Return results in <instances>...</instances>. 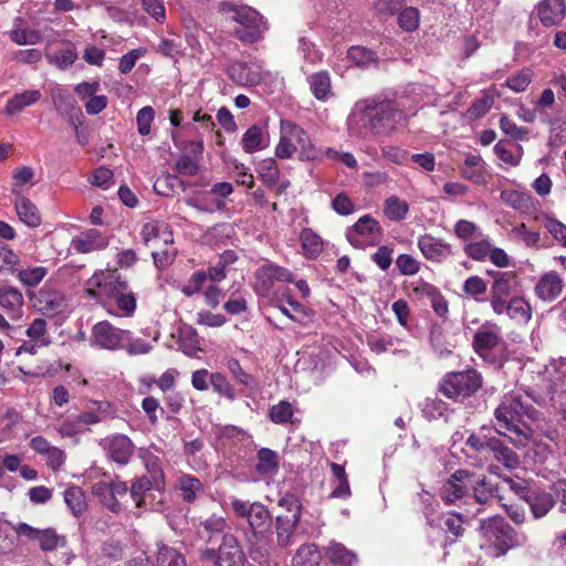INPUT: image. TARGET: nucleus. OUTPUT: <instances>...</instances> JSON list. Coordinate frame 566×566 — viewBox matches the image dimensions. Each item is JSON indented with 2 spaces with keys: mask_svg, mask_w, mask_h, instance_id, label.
I'll list each match as a JSON object with an SVG mask.
<instances>
[{
  "mask_svg": "<svg viewBox=\"0 0 566 566\" xmlns=\"http://www.w3.org/2000/svg\"><path fill=\"white\" fill-rule=\"evenodd\" d=\"M91 298L97 300L108 314L130 317L137 307V298L128 283L109 272L94 273L85 283Z\"/></svg>",
  "mask_w": 566,
  "mask_h": 566,
  "instance_id": "f257e3e1",
  "label": "nucleus"
},
{
  "mask_svg": "<svg viewBox=\"0 0 566 566\" xmlns=\"http://www.w3.org/2000/svg\"><path fill=\"white\" fill-rule=\"evenodd\" d=\"M532 397H537L533 392L509 394L503 397L500 405L494 410V417L500 429L509 431L511 436L509 441L516 448L526 447L531 439L532 430L524 422V419H535L537 411L530 403Z\"/></svg>",
  "mask_w": 566,
  "mask_h": 566,
  "instance_id": "f03ea898",
  "label": "nucleus"
},
{
  "mask_svg": "<svg viewBox=\"0 0 566 566\" xmlns=\"http://www.w3.org/2000/svg\"><path fill=\"white\" fill-rule=\"evenodd\" d=\"M406 119L392 101L367 98L359 101L349 116L350 125L361 123L376 136H388Z\"/></svg>",
  "mask_w": 566,
  "mask_h": 566,
  "instance_id": "7ed1b4c3",
  "label": "nucleus"
},
{
  "mask_svg": "<svg viewBox=\"0 0 566 566\" xmlns=\"http://www.w3.org/2000/svg\"><path fill=\"white\" fill-rule=\"evenodd\" d=\"M501 436L507 439L510 437L501 429L493 430L489 427H481L469 436L465 446L478 453L491 454L495 461L507 469H516L521 464L520 457L507 446L505 440L500 438Z\"/></svg>",
  "mask_w": 566,
  "mask_h": 566,
  "instance_id": "20e7f679",
  "label": "nucleus"
},
{
  "mask_svg": "<svg viewBox=\"0 0 566 566\" xmlns=\"http://www.w3.org/2000/svg\"><path fill=\"white\" fill-rule=\"evenodd\" d=\"M480 530L490 544L494 557H502L509 551L521 547L528 542V536L525 533L516 531L500 515L481 520Z\"/></svg>",
  "mask_w": 566,
  "mask_h": 566,
  "instance_id": "39448f33",
  "label": "nucleus"
},
{
  "mask_svg": "<svg viewBox=\"0 0 566 566\" xmlns=\"http://www.w3.org/2000/svg\"><path fill=\"white\" fill-rule=\"evenodd\" d=\"M474 352L490 365L501 368L507 360L506 344L501 337V329L495 323L483 324L472 339Z\"/></svg>",
  "mask_w": 566,
  "mask_h": 566,
  "instance_id": "423d86ee",
  "label": "nucleus"
},
{
  "mask_svg": "<svg viewBox=\"0 0 566 566\" xmlns=\"http://www.w3.org/2000/svg\"><path fill=\"white\" fill-rule=\"evenodd\" d=\"M483 385V377L476 369L447 373L438 385V390L447 398L460 402L474 396Z\"/></svg>",
  "mask_w": 566,
  "mask_h": 566,
  "instance_id": "0eeeda50",
  "label": "nucleus"
},
{
  "mask_svg": "<svg viewBox=\"0 0 566 566\" xmlns=\"http://www.w3.org/2000/svg\"><path fill=\"white\" fill-rule=\"evenodd\" d=\"M279 505L286 511L274 520L275 543L284 549L294 543V537L302 516V504L295 495L286 494L280 499Z\"/></svg>",
  "mask_w": 566,
  "mask_h": 566,
  "instance_id": "6e6552de",
  "label": "nucleus"
},
{
  "mask_svg": "<svg viewBox=\"0 0 566 566\" xmlns=\"http://www.w3.org/2000/svg\"><path fill=\"white\" fill-rule=\"evenodd\" d=\"M222 10L231 12V19L239 25L233 34L240 41L252 44L258 42L268 29L263 17L250 7H237L231 3H222Z\"/></svg>",
  "mask_w": 566,
  "mask_h": 566,
  "instance_id": "1a4fd4ad",
  "label": "nucleus"
},
{
  "mask_svg": "<svg viewBox=\"0 0 566 566\" xmlns=\"http://www.w3.org/2000/svg\"><path fill=\"white\" fill-rule=\"evenodd\" d=\"M200 558L213 562L214 566H244L245 554L239 541L232 534H223L218 551L213 548L200 549Z\"/></svg>",
  "mask_w": 566,
  "mask_h": 566,
  "instance_id": "9d476101",
  "label": "nucleus"
},
{
  "mask_svg": "<svg viewBox=\"0 0 566 566\" xmlns=\"http://www.w3.org/2000/svg\"><path fill=\"white\" fill-rule=\"evenodd\" d=\"M231 509L237 517L244 518L248 522L252 535L266 534L271 523V514L265 505L260 502L249 503L248 501L233 499Z\"/></svg>",
  "mask_w": 566,
  "mask_h": 566,
  "instance_id": "9b49d317",
  "label": "nucleus"
},
{
  "mask_svg": "<svg viewBox=\"0 0 566 566\" xmlns=\"http://www.w3.org/2000/svg\"><path fill=\"white\" fill-rule=\"evenodd\" d=\"M474 473L468 470H457L442 484L439 496L447 505L468 503L471 500L470 480Z\"/></svg>",
  "mask_w": 566,
  "mask_h": 566,
  "instance_id": "f8f14e48",
  "label": "nucleus"
},
{
  "mask_svg": "<svg viewBox=\"0 0 566 566\" xmlns=\"http://www.w3.org/2000/svg\"><path fill=\"white\" fill-rule=\"evenodd\" d=\"M382 228L370 214L360 217L346 230L347 241L356 249H365L380 240Z\"/></svg>",
  "mask_w": 566,
  "mask_h": 566,
  "instance_id": "ddd939ff",
  "label": "nucleus"
},
{
  "mask_svg": "<svg viewBox=\"0 0 566 566\" xmlns=\"http://www.w3.org/2000/svg\"><path fill=\"white\" fill-rule=\"evenodd\" d=\"M132 333L112 325L108 321L96 323L91 333V343L102 349L117 350L122 343L130 339Z\"/></svg>",
  "mask_w": 566,
  "mask_h": 566,
  "instance_id": "4468645a",
  "label": "nucleus"
},
{
  "mask_svg": "<svg viewBox=\"0 0 566 566\" xmlns=\"http://www.w3.org/2000/svg\"><path fill=\"white\" fill-rule=\"evenodd\" d=\"M517 286V275L512 272H496L491 286V307L496 315L503 314V304Z\"/></svg>",
  "mask_w": 566,
  "mask_h": 566,
  "instance_id": "2eb2a0df",
  "label": "nucleus"
},
{
  "mask_svg": "<svg viewBox=\"0 0 566 566\" xmlns=\"http://www.w3.org/2000/svg\"><path fill=\"white\" fill-rule=\"evenodd\" d=\"M249 539L248 553L251 559L261 566H271L276 564V558L282 551L272 541L271 535H252Z\"/></svg>",
  "mask_w": 566,
  "mask_h": 566,
  "instance_id": "dca6fc26",
  "label": "nucleus"
},
{
  "mask_svg": "<svg viewBox=\"0 0 566 566\" xmlns=\"http://www.w3.org/2000/svg\"><path fill=\"white\" fill-rule=\"evenodd\" d=\"M228 76L240 86H254L260 84L263 78V70L258 63H248L243 61L232 62L227 71Z\"/></svg>",
  "mask_w": 566,
  "mask_h": 566,
  "instance_id": "f3484780",
  "label": "nucleus"
},
{
  "mask_svg": "<svg viewBox=\"0 0 566 566\" xmlns=\"http://www.w3.org/2000/svg\"><path fill=\"white\" fill-rule=\"evenodd\" d=\"M417 245L423 258L431 262L441 263L452 255L451 244L432 234L420 235Z\"/></svg>",
  "mask_w": 566,
  "mask_h": 566,
  "instance_id": "a211bd4d",
  "label": "nucleus"
},
{
  "mask_svg": "<svg viewBox=\"0 0 566 566\" xmlns=\"http://www.w3.org/2000/svg\"><path fill=\"white\" fill-rule=\"evenodd\" d=\"M108 245L107 237L95 228L86 229L71 240V248L81 254L92 253L106 249Z\"/></svg>",
  "mask_w": 566,
  "mask_h": 566,
  "instance_id": "6ab92c4d",
  "label": "nucleus"
},
{
  "mask_svg": "<svg viewBox=\"0 0 566 566\" xmlns=\"http://www.w3.org/2000/svg\"><path fill=\"white\" fill-rule=\"evenodd\" d=\"M134 449V443L125 434L113 436L106 441L105 446L107 457L119 465H125L129 462Z\"/></svg>",
  "mask_w": 566,
  "mask_h": 566,
  "instance_id": "aec40b11",
  "label": "nucleus"
},
{
  "mask_svg": "<svg viewBox=\"0 0 566 566\" xmlns=\"http://www.w3.org/2000/svg\"><path fill=\"white\" fill-rule=\"evenodd\" d=\"M564 289V281L556 271H549L539 276L535 285V294L545 302L556 300Z\"/></svg>",
  "mask_w": 566,
  "mask_h": 566,
  "instance_id": "412c9836",
  "label": "nucleus"
},
{
  "mask_svg": "<svg viewBox=\"0 0 566 566\" xmlns=\"http://www.w3.org/2000/svg\"><path fill=\"white\" fill-rule=\"evenodd\" d=\"M537 15L544 27L558 25L566 15L565 0H542L537 7Z\"/></svg>",
  "mask_w": 566,
  "mask_h": 566,
  "instance_id": "4be33fe9",
  "label": "nucleus"
},
{
  "mask_svg": "<svg viewBox=\"0 0 566 566\" xmlns=\"http://www.w3.org/2000/svg\"><path fill=\"white\" fill-rule=\"evenodd\" d=\"M546 381H548V384L545 387L546 389L544 395H537V397H532V401L536 402L539 406L551 403L559 411L566 413V389H562L563 384L559 381V379L557 381L547 379Z\"/></svg>",
  "mask_w": 566,
  "mask_h": 566,
  "instance_id": "5701e85b",
  "label": "nucleus"
},
{
  "mask_svg": "<svg viewBox=\"0 0 566 566\" xmlns=\"http://www.w3.org/2000/svg\"><path fill=\"white\" fill-rule=\"evenodd\" d=\"M281 136L279 144L275 147V156L280 159L291 158L297 151V144L292 135H296V124L282 119L280 123Z\"/></svg>",
  "mask_w": 566,
  "mask_h": 566,
  "instance_id": "b1692460",
  "label": "nucleus"
},
{
  "mask_svg": "<svg viewBox=\"0 0 566 566\" xmlns=\"http://www.w3.org/2000/svg\"><path fill=\"white\" fill-rule=\"evenodd\" d=\"M245 153L252 154L270 146V134L265 126L252 125L247 129L241 139Z\"/></svg>",
  "mask_w": 566,
  "mask_h": 566,
  "instance_id": "393cba45",
  "label": "nucleus"
},
{
  "mask_svg": "<svg viewBox=\"0 0 566 566\" xmlns=\"http://www.w3.org/2000/svg\"><path fill=\"white\" fill-rule=\"evenodd\" d=\"M525 502L528 504L533 517L538 520L548 514L555 506L556 500L549 492L533 488L531 493L526 495Z\"/></svg>",
  "mask_w": 566,
  "mask_h": 566,
  "instance_id": "a878e982",
  "label": "nucleus"
},
{
  "mask_svg": "<svg viewBox=\"0 0 566 566\" xmlns=\"http://www.w3.org/2000/svg\"><path fill=\"white\" fill-rule=\"evenodd\" d=\"M142 238L146 244L163 242L165 245L172 243L174 237L168 223L160 220H150L142 229Z\"/></svg>",
  "mask_w": 566,
  "mask_h": 566,
  "instance_id": "bb28decb",
  "label": "nucleus"
},
{
  "mask_svg": "<svg viewBox=\"0 0 566 566\" xmlns=\"http://www.w3.org/2000/svg\"><path fill=\"white\" fill-rule=\"evenodd\" d=\"M52 101L55 109L61 115L69 117L71 124H74V114L82 115L75 98L64 87L59 86L52 91Z\"/></svg>",
  "mask_w": 566,
  "mask_h": 566,
  "instance_id": "cd10ccee",
  "label": "nucleus"
},
{
  "mask_svg": "<svg viewBox=\"0 0 566 566\" xmlns=\"http://www.w3.org/2000/svg\"><path fill=\"white\" fill-rule=\"evenodd\" d=\"M12 191L17 197L14 206L19 219L31 228L39 227L41 224V216L36 206L30 199L23 197L17 188H13Z\"/></svg>",
  "mask_w": 566,
  "mask_h": 566,
  "instance_id": "c85d7f7f",
  "label": "nucleus"
},
{
  "mask_svg": "<svg viewBox=\"0 0 566 566\" xmlns=\"http://www.w3.org/2000/svg\"><path fill=\"white\" fill-rule=\"evenodd\" d=\"M35 306L42 314L54 316L63 311L64 297L57 291H40Z\"/></svg>",
  "mask_w": 566,
  "mask_h": 566,
  "instance_id": "c756f323",
  "label": "nucleus"
},
{
  "mask_svg": "<svg viewBox=\"0 0 566 566\" xmlns=\"http://www.w3.org/2000/svg\"><path fill=\"white\" fill-rule=\"evenodd\" d=\"M402 342L389 335L370 336L367 338V345L376 354L392 352L394 355L407 356L408 350L401 347Z\"/></svg>",
  "mask_w": 566,
  "mask_h": 566,
  "instance_id": "7c9ffc66",
  "label": "nucleus"
},
{
  "mask_svg": "<svg viewBox=\"0 0 566 566\" xmlns=\"http://www.w3.org/2000/svg\"><path fill=\"white\" fill-rule=\"evenodd\" d=\"M325 558L332 566H353L357 562L353 551L336 542H331L325 547Z\"/></svg>",
  "mask_w": 566,
  "mask_h": 566,
  "instance_id": "2f4dec72",
  "label": "nucleus"
},
{
  "mask_svg": "<svg viewBox=\"0 0 566 566\" xmlns=\"http://www.w3.org/2000/svg\"><path fill=\"white\" fill-rule=\"evenodd\" d=\"M41 96L42 94L39 90H28L22 93H17L8 99L4 112L8 115L19 114L25 107L38 103L41 99Z\"/></svg>",
  "mask_w": 566,
  "mask_h": 566,
  "instance_id": "473e14b6",
  "label": "nucleus"
},
{
  "mask_svg": "<svg viewBox=\"0 0 566 566\" xmlns=\"http://www.w3.org/2000/svg\"><path fill=\"white\" fill-rule=\"evenodd\" d=\"M471 500L475 503L489 504L496 495V488L486 479V476L470 480Z\"/></svg>",
  "mask_w": 566,
  "mask_h": 566,
  "instance_id": "72a5a7b5",
  "label": "nucleus"
},
{
  "mask_svg": "<svg viewBox=\"0 0 566 566\" xmlns=\"http://www.w3.org/2000/svg\"><path fill=\"white\" fill-rule=\"evenodd\" d=\"M307 83L312 94L318 101L325 102L333 95L331 76L327 71L313 73L307 77Z\"/></svg>",
  "mask_w": 566,
  "mask_h": 566,
  "instance_id": "f704fd0d",
  "label": "nucleus"
},
{
  "mask_svg": "<svg viewBox=\"0 0 566 566\" xmlns=\"http://www.w3.org/2000/svg\"><path fill=\"white\" fill-rule=\"evenodd\" d=\"M154 489H156L155 483L149 478L140 476L132 482L129 495L137 507L147 509L149 506L147 499Z\"/></svg>",
  "mask_w": 566,
  "mask_h": 566,
  "instance_id": "c9c22d12",
  "label": "nucleus"
},
{
  "mask_svg": "<svg viewBox=\"0 0 566 566\" xmlns=\"http://www.w3.org/2000/svg\"><path fill=\"white\" fill-rule=\"evenodd\" d=\"M503 314L506 313L507 316L517 322V323H527L532 317V307L531 305L522 297L514 296L511 297L503 304Z\"/></svg>",
  "mask_w": 566,
  "mask_h": 566,
  "instance_id": "e433bc0d",
  "label": "nucleus"
},
{
  "mask_svg": "<svg viewBox=\"0 0 566 566\" xmlns=\"http://www.w3.org/2000/svg\"><path fill=\"white\" fill-rule=\"evenodd\" d=\"M153 188L160 196L171 197L177 190L186 191L188 185L176 175L164 174L156 179Z\"/></svg>",
  "mask_w": 566,
  "mask_h": 566,
  "instance_id": "4c0bfd02",
  "label": "nucleus"
},
{
  "mask_svg": "<svg viewBox=\"0 0 566 566\" xmlns=\"http://www.w3.org/2000/svg\"><path fill=\"white\" fill-rule=\"evenodd\" d=\"M274 282L276 280L274 279L270 262L255 270L253 289L259 296H268L273 289Z\"/></svg>",
  "mask_w": 566,
  "mask_h": 566,
  "instance_id": "58836bf2",
  "label": "nucleus"
},
{
  "mask_svg": "<svg viewBox=\"0 0 566 566\" xmlns=\"http://www.w3.org/2000/svg\"><path fill=\"white\" fill-rule=\"evenodd\" d=\"M178 345L184 354L193 356L200 349V338L197 331L190 325H182L178 329Z\"/></svg>",
  "mask_w": 566,
  "mask_h": 566,
  "instance_id": "ea45409f",
  "label": "nucleus"
},
{
  "mask_svg": "<svg viewBox=\"0 0 566 566\" xmlns=\"http://www.w3.org/2000/svg\"><path fill=\"white\" fill-rule=\"evenodd\" d=\"M296 135H292L297 144L298 157L301 160H316L321 157V150L317 149L311 142L306 132L296 125Z\"/></svg>",
  "mask_w": 566,
  "mask_h": 566,
  "instance_id": "a19ab883",
  "label": "nucleus"
},
{
  "mask_svg": "<svg viewBox=\"0 0 566 566\" xmlns=\"http://www.w3.org/2000/svg\"><path fill=\"white\" fill-rule=\"evenodd\" d=\"M178 488L181 492L182 500L187 503H193L197 496L203 493L201 481L190 474H181L178 478Z\"/></svg>",
  "mask_w": 566,
  "mask_h": 566,
  "instance_id": "79ce46f5",
  "label": "nucleus"
},
{
  "mask_svg": "<svg viewBox=\"0 0 566 566\" xmlns=\"http://www.w3.org/2000/svg\"><path fill=\"white\" fill-rule=\"evenodd\" d=\"M322 554L315 544L301 545L293 558L294 566H319Z\"/></svg>",
  "mask_w": 566,
  "mask_h": 566,
  "instance_id": "37998d69",
  "label": "nucleus"
},
{
  "mask_svg": "<svg viewBox=\"0 0 566 566\" xmlns=\"http://www.w3.org/2000/svg\"><path fill=\"white\" fill-rule=\"evenodd\" d=\"M300 240L306 258L316 259L323 250V240L312 229L305 228L300 233Z\"/></svg>",
  "mask_w": 566,
  "mask_h": 566,
  "instance_id": "c03bdc74",
  "label": "nucleus"
},
{
  "mask_svg": "<svg viewBox=\"0 0 566 566\" xmlns=\"http://www.w3.org/2000/svg\"><path fill=\"white\" fill-rule=\"evenodd\" d=\"M23 305L22 293L13 286L0 287V306L8 313H17Z\"/></svg>",
  "mask_w": 566,
  "mask_h": 566,
  "instance_id": "a18cd8bd",
  "label": "nucleus"
},
{
  "mask_svg": "<svg viewBox=\"0 0 566 566\" xmlns=\"http://www.w3.org/2000/svg\"><path fill=\"white\" fill-rule=\"evenodd\" d=\"M409 212V205L397 196L388 197L384 202V214L390 221H401Z\"/></svg>",
  "mask_w": 566,
  "mask_h": 566,
  "instance_id": "49530a36",
  "label": "nucleus"
},
{
  "mask_svg": "<svg viewBox=\"0 0 566 566\" xmlns=\"http://www.w3.org/2000/svg\"><path fill=\"white\" fill-rule=\"evenodd\" d=\"M421 412L427 420H437L448 415L449 405L438 397H427L421 403Z\"/></svg>",
  "mask_w": 566,
  "mask_h": 566,
  "instance_id": "de8ad7c7",
  "label": "nucleus"
},
{
  "mask_svg": "<svg viewBox=\"0 0 566 566\" xmlns=\"http://www.w3.org/2000/svg\"><path fill=\"white\" fill-rule=\"evenodd\" d=\"M64 502L75 516L81 515L86 510V497L80 486L67 488L63 493Z\"/></svg>",
  "mask_w": 566,
  "mask_h": 566,
  "instance_id": "09e8293b",
  "label": "nucleus"
},
{
  "mask_svg": "<svg viewBox=\"0 0 566 566\" xmlns=\"http://www.w3.org/2000/svg\"><path fill=\"white\" fill-rule=\"evenodd\" d=\"M491 240L489 237L482 234L479 239L464 244V253L474 261H483L491 252Z\"/></svg>",
  "mask_w": 566,
  "mask_h": 566,
  "instance_id": "8fccbe9b",
  "label": "nucleus"
},
{
  "mask_svg": "<svg viewBox=\"0 0 566 566\" xmlns=\"http://www.w3.org/2000/svg\"><path fill=\"white\" fill-rule=\"evenodd\" d=\"M92 493L96 497L101 500L103 505H105L108 510H111L114 513H118L122 511V505L117 501V499H114V496L111 494V485L107 482L99 481L92 485Z\"/></svg>",
  "mask_w": 566,
  "mask_h": 566,
  "instance_id": "3c124183",
  "label": "nucleus"
},
{
  "mask_svg": "<svg viewBox=\"0 0 566 566\" xmlns=\"http://www.w3.org/2000/svg\"><path fill=\"white\" fill-rule=\"evenodd\" d=\"M45 59L51 65H54L60 70H66L77 60V52L75 48L70 46L55 53H46Z\"/></svg>",
  "mask_w": 566,
  "mask_h": 566,
  "instance_id": "603ef678",
  "label": "nucleus"
},
{
  "mask_svg": "<svg viewBox=\"0 0 566 566\" xmlns=\"http://www.w3.org/2000/svg\"><path fill=\"white\" fill-rule=\"evenodd\" d=\"M255 470L260 474H269L275 472L279 468L277 453L271 449L262 448L256 454Z\"/></svg>",
  "mask_w": 566,
  "mask_h": 566,
  "instance_id": "864d4df0",
  "label": "nucleus"
},
{
  "mask_svg": "<svg viewBox=\"0 0 566 566\" xmlns=\"http://www.w3.org/2000/svg\"><path fill=\"white\" fill-rule=\"evenodd\" d=\"M287 303L291 307H293V313L290 312V308L285 307L284 305H277V308L282 314L287 316L291 321L297 322L300 324H307L312 319V312L307 310L305 306H303L301 303L287 298Z\"/></svg>",
  "mask_w": 566,
  "mask_h": 566,
  "instance_id": "5fc2aeb1",
  "label": "nucleus"
},
{
  "mask_svg": "<svg viewBox=\"0 0 566 566\" xmlns=\"http://www.w3.org/2000/svg\"><path fill=\"white\" fill-rule=\"evenodd\" d=\"M256 171L268 186L273 187L279 181L280 171L273 158H265L258 165Z\"/></svg>",
  "mask_w": 566,
  "mask_h": 566,
  "instance_id": "6e6d98bb",
  "label": "nucleus"
},
{
  "mask_svg": "<svg viewBox=\"0 0 566 566\" xmlns=\"http://www.w3.org/2000/svg\"><path fill=\"white\" fill-rule=\"evenodd\" d=\"M157 566H186V559L177 549L161 545L157 553Z\"/></svg>",
  "mask_w": 566,
  "mask_h": 566,
  "instance_id": "4d7b16f0",
  "label": "nucleus"
},
{
  "mask_svg": "<svg viewBox=\"0 0 566 566\" xmlns=\"http://www.w3.org/2000/svg\"><path fill=\"white\" fill-rule=\"evenodd\" d=\"M453 232L455 237L462 241L475 240L483 234L476 223L465 219L455 222Z\"/></svg>",
  "mask_w": 566,
  "mask_h": 566,
  "instance_id": "13d9d810",
  "label": "nucleus"
},
{
  "mask_svg": "<svg viewBox=\"0 0 566 566\" xmlns=\"http://www.w3.org/2000/svg\"><path fill=\"white\" fill-rule=\"evenodd\" d=\"M40 543V547L44 552H51L56 549L59 546L63 547L66 544L64 537L59 536L53 528H46L39 533L36 538Z\"/></svg>",
  "mask_w": 566,
  "mask_h": 566,
  "instance_id": "bf43d9fd",
  "label": "nucleus"
},
{
  "mask_svg": "<svg viewBox=\"0 0 566 566\" xmlns=\"http://www.w3.org/2000/svg\"><path fill=\"white\" fill-rule=\"evenodd\" d=\"M227 368L233 376V378L241 385L245 386L247 388L253 389L256 387V381L254 377L243 370L241 367V364L235 358H230L227 361Z\"/></svg>",
  "mask_w": 566,
  "mask_h": 566,
  "instance_id": "052dcab7",
  "label": "nucleus"
},
{
  "mask_svg": "<svg viewBox=\"0 0 566 566\" xmlns=\"http://www.w3.org/2000/svg\"><path fill=\"white\" fill-rule=\"evenodd\" d=\"M293 407L289 401L282 400L270 409V419L273 423L284 424L293 417Z\"/></svg>",
  "mask_w": 566,
  "mask_h": 566,
  "instance_id": "680f3d73",
  "label": "nucleus"
},
{
  "mask_svg": "<svg viewBox=\"0 0 566 566\" xmlns=\"http://www.w3.org/2000/svg\"><path fill=\"white\" fill-rule=\"evenodd\" d=\"M210 385L220 396H223L229 400H234V389L223 374L212 373L210 375Z\"/></svg>",
  "mask_w": 566,
  "mask_h": 566,
  "instance_id": "e2e57ef3",
  "label": "nucleus"
},
{
  "mask_svg": "<svg viewBox=\"0 0 566 566\" xmlns=\"http://www.w3.org/2000/svg\"><path fill=\"white\" fill-rule=\"evenodd\" d=\"M10 39L19 45H34L41 42L42 35L38 30L18 29L11 32Z\"/></svg>",
  "mask_w": 566,
  "mask_h": 566,
  "instance_id": "0e129e2a",
  "label": "nucleus"
},
{
  "mask_svg": "<svg viewBox=\"0 0 566 566\" xmlns=\"http://www.w3.org/2000/svg\"><path fill=\"white\" fill-rule=\"evenodd\" d=\"M347 56L357 66H368L376 61L375 52L364 46H352L347 52Z\"/></svg>",
  "mask_w": 566,
  "mask_h": 566,
  "instance_id": "69168bd1",
  "label": "nucleus"
},
{
  "mask_svg": "<svg viewBox=\"0 0 566 566\" xmlns=\"http://www.w3.org/2000/svg\"><path fill=\"white\" fill-rule=\"evenodd\" d=\"M44 266L28 268L18 272V279L27 286L38 285L46 275Z\"/></svg>",
  "mask_w": 566,
  "mask_h": 566,
  "instance_id": "338daca9",
  "label": "nucleus"
},
{
  "mask_svg": "<svg viewBox=\"0 0 566 566\" xmlns=\"http://www.w3.org/2000/svg\"><path fill=\"white\" fill-rule=\"evenodd\" d=\"M442 526L447 533L452 534L455 538L463 535V518L459 513H447L441 516Z\"/></svg>",
  "mask_w": 566,
  "mask_h": 566,
  "instance_id": "774afa93",
  "label": "nucleus"
}]
</instances>
